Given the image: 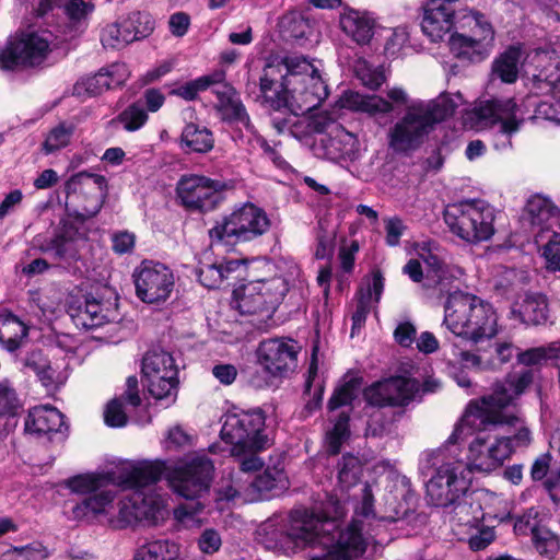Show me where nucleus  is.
Returning a JSON list of instances; mask_svg holds the SVG:
<instances>
[{
    "label": "nucleus",
    "instance_id": "f257e3e1",
    "mask_svg": "<svg viewBox=\"0 0 560 560\" xmlns=\"http://www.w3.org/2000/svg\"><path fill=\"white\" fill-rule=\"evenodd\" d=\"M533 382L532 370L510 373L493 385L491 394L468 404L448 441L457 443L475 434L469 445V462L466 463L470 472L474 469L493 471L511 456L509 442L501 440V435L495 431L499 425L518 422L517 413L506 409L514 406Z\"/></svg>",
    "mask_w": 560,
    "mask_h": 560
},
{
    "label": "nucleus",
    "instance_id": "f03ea898",
    "mask_svg": "<svg viewBox=\"0 0 560 560\" xmlns=\"http://www.w3.org/2000/svg\"><path fill=\"white\" fill-rule=\"evenodd\" d=\"M214 465L206 454H194L168 467L164 462H143L119 475L118 486L136 489L120 514L127 522L158 523L167 515L166 498L143 489L164 477L172 490L187 500H196L207 492L212 480Z\"/></svg>",
    "mask_w": 560,
    "mask_h": 560
},
{
    "label": "nucleus",
    "instance_id": "7ed1b4c3",
    "mask_svg": "<svg viewBox=\"0 0 560 560\" xmlns=\"http://www.w3.org/2000/svg\"><path fill=\"white\" fill-rule=\"evenodd\" d=\"M337 527L334 520L320 518L314 512L298 509L291 512L285 532H281L279 538H275V544H269L268 547L289 553L318 545L331 547L341 560L361 556L365 551V541L359 524L353 522L345 530L339 532L338 538L335 539L332 533Z\"/></svg>",
    "mask_w": 560,
    "mask_h": 560
},
{
    "label": "nucleus",
    "instance_id": "20e7f679",
    "mask_svg": "<svg viewBox=\"0 0 560 560\" xmlns=\"http://www.w3.org/2000/svg\"><path fill=\"white\" fill-rule=\"evenodd\" d=\"M443 325L455 336L475 345L495 337L499 331L494 307L479 296L462 291L447 296Z\"/></svg>",
    "mask_w": 560,
    "mask_h": 560
},
{
    "label": "nucleus",
    "instance_id": "39448f33",
    "mask_svg": "<svg viewBox=\"0 0 560 560\" xmlns=\"http://www.w3.org/2000/svg\"><path fill=\"white\" fill-rule=\"evenodd\" d=\"M457 32L450 37V50L457 59L481 62L489 57L494 46V28L481 12L462 8L457 10Z\"/></svg>",
    "mask_w": 560,
    "mask_h": 560
},
{
    "label": "nucleus",
    "instance_id": "423d86ee",
    "mask_svg": "<svg viewBox=\"0 0 560 560\" xmlns=\"http://www.w3.org/2000/svg\"><path fill=\"white\" fill-rule=\"evenodd\" d=\"M444 218L451 231L469 243L488 241L494 234L495 211L485 200L471 199L452 205Z\"/></svg>",
    "mask_w": 560,
    "mask_h": 560
},
{
    "label": "nucleus",
    "instance_id": "0eeeda50",
    "mask_svg": "<svg viewBox=\"0 0 560 560\" xmlns=\"http://www.w3.org/2000/svg\"><path fill=\"white\" fill-rule=\"evenodd\" d=\"M220 434L224 442L232 445L231 454L262 451L271 445L260 410L226 413Z\"/></svg>",
    "mask_w": 560,
    "mask_h": 560
},
{
    "label": "nucleus",
    "instance_id": "6e6552de",
    "mask_svg": "<svg viewBox=\"0 0 560 560\" xmlns=\"http://www.w3.org/2000/svg\"><path fill=\"white\" fill-rule=\"evenodd\" d=\"M518 107L513 98H492L481 102L467 116L470 126L476 129L498 126L494 148L503 150L512 145L511 137L516 133L523 122L517 117Z\"/></svg>",
    "mask_w": 560,
    "mask_h": 560
},
{
    "label": "nucleus",
    "instance_id": "1a4fd4ad",
    "mask_svg": "<svg viewBox=\"0 0 560 560\" xmlns=\"http://www.w3.org/2000/svg\"><path fill=\"white\" fill-rule=\"evenodd\" d=\"M291 65L292 83L285 108L298 116L318 107L328 96V89L319 70L306 58L295 56Z\"/></svg>",
    "mask_w": 560,
    "mask_h": 560
},
{
    "label": "nucleus",
    "instance_id": "9d476101",
    "mask_svg": "<svg viewBox=\"0 0 560 560\" xmlns=\"http://www.w3.org/2000/svg\"><path fill=\"white\" fill-rule=\"evenodd\" d=\"M269 228L270 220L265 210L247 202L210 229L209 236L226 244L249 242L265 234Z\"/></svg>",
    "mask_w": 560,
    "mask_h": 560
},
{
    "label": "nucleus",
    "instance_id": "9b49d317",
    "mask_svg": "<svg viewBox=\"0 0 560 560\" xmlns=\"http://www.w3.org/2000/svg\"><path fill=\"white\" fill-rule=\"evenodd\" d=\"M289 291L283 277L260 279L244 284L233 292L235 307L242 314H262L269 318Z\"/></svg>",
    "mask_w": 560,
    "mask_h": 560
},
{
    "label": "nucleus",
    "instance_id": "f8f14e48",
    "mask_svg": "<svg viewBox=\"0 0 560 560\" xmlns=\"http://www.w3.org/2000/svg\"><path fill=\"white\" fill-rule=\"evenodd\" d=\"M434 127L429 110L418 101L412 102L388 130V147L397 154H409L422 145Z\"/></svg>",
    "mask_w": 560,
    "mask_h": 560
},
{
    "label": "nucleus",
    "instance_id": "ddd939ff",
    "mask_svg": "<svg viewBox=\"0 0 560 560\" xmlns=\"http://www.w3.org/2000/svg\"><path fill=\"white\" fill-rule=\"evenodd\" d=\"M107 183L104 176L79 173L66 185V209L68 213L82 221L96 215L103 206Z\"/></svg>",
    "mask_w": 560,
    "mask_h": 560
},
{
    "label": "nucleus",
    "instance_id": "4468645a",
    "mask_svg": "<svg viewBox=\"0 0 560 560\" xmlns=\"http://www.w3.org/2000/svg\"><path fill=\"white\" fill-rule=\"evenodd\" d=\"M470 481V469L466 463H443L427 482V498L432 505L451 506L468 490Z\"/></svg>",
    "mask_w": 560,
    "mask_h": 560
},
{
    "label": "nucleus",
    "instance_id": "2eb2a0df",
    "mask_svg": "<svg viewBox=\"0 0 560 560\" xmlns=\"http://www.w3.org/2000/svg\"><path fill=\"white\" fill-rule=\"evenodd\" d=\"M48 32H26L10 40L0 51V67L7 70L42 65L50 54Z\"/></svg>",
    "mask_w": 560,
    "mask_h": 560
},
{
    "label": "nucleus",
    "instance_id": "dca6fc26",
    "mask_svg": "<svg viewBox=\"0 0 560 560\" xmlns=\"http://www.w3.org/2000/svg\"><path fill=\"white\" fill-rule=\"evenodd\" d=\"M294 62L295 56L268 59L259 78V97L262 104L275 110H281L288 106L292 83L291 63Z\"/></svg>",
    "mask_w": 560,
    "mask_h": 560
},
{
    "label": "nucleus",
    "instance_id": "f3484780",
    "mask_svg": "<svg viewBox=\"0 0 560 560\" xmlns=\"http://www.w3.org/2000/svg\"><path fill=\"white\" fill-rule=\"evenodd\" d=\"M136 295L143 303H164L173 292L175 278L173 271L165 265L144 260L132 275Z\"/></svg>",
    "mask_w": 560,
    "mask_h": 560
},
{
    "label": "nucleus",
    "instance_id": "a211bd4d",
    "mask_svg": "<svg viewBox=\"0 0 560 560\" xmlns=\"http://www.w3.org/2000/svg\"><path fill=\"white\" fill-rule=\"evenodd\" d=\"M224 184L203 175L186 174L176 184V196L188 210L208 212L222 200Z\"/></svg>",
    "mask_w": 560,
    "mask_h": 560
},
{
    "label": "nucleus",
    "instance_id": "6ab92c4d",
    "mask_svg": "<svg viewBox=\"0 0 560 560\" xmlns=\"http://www.w3.org/2000/svg\"><path fill=\"white\" fill-rule=\"evenodd\" d=\"M420 394V383L402 375L373 383L364 390L369 405L375 407H406Z\"/></svg>",
    "mask_w": 560,
    "mask_h": 560
},
{
    "label": "nucleus",
    "instance_id": "aec40b11",
    "mask_svg": "<svg viewBox=\"0 0 560 560\" xmlns=\"http://www.w3.org/2000/svg\"><path fill=\"white\" fill-rule=\"evenodd\" d=\"M300 349L292 339H266L258 345L257 362L269 376L285 377L296 368Z\"/></svg>",
    "mask_w": 560,
    "mask_h": 560
},
{
    "label": "nucleus",
    "instance_id": "412c9836",
    "mask_svg": "<svg viewBox=\"0 0 560 560\" xmlns=\"http://www.w3.org/2000/svg\"><path fill=\"white\" fill-rule=\"evenodd\" d=\"M523 219L528 222L536 244H542L545 237L560 228V210L542 195L532 196L526 203Z\"/></svg>",
    "mask_w": 560,
    "mask_h": 560
},
{
    "label": "nucleus",
    "instance_id": "4be33fe9",
    "mask_svg": "<svg viewBox=\"0 0 560 560\" xmlns=\"http://www.w3.org/2000/svg\"><path fill=\"white\" fill-rule=\"evenodd\" d=\"M389 101L380 95H364L359 92H345L340 98L341 106L351 110L362 112L370 115L389 114L393 112V103L406 105L408 94L401 88H392L387 91Z\"/></svg>",
    "mask_w": 560,
    "mask_h": 560
},
{
    "label": "nucleus",
    "instance_id": "5701e85b",
    "mask_svg": "<svg viewBox=\"0 0 560 560\" xmlns=\"http://www.w3.org/2000/svg\"><path fill=\"white\" fill-rule=\"evenodd\" d=\"M128 78L129 70L125 63H113L78 81L73 86V94L79 97L96 96L107 90L121 86Z\"/></svg>",
    "mask_w": 560,
    "mask_h": 560
},
{
    "label": "nucleus",
    "instance_id": "b1692460",
    "mask_svg": "<svg viewBox=\"0 0 560 560\" xmlns=\"http://www.w3.org/2000/svg\"><path fill=\"white\" fill-rule=\"evenodd\" d=\"M457 11L441 0H430L423 8L421 30L431 42L442 40L456 26Z\"/></svg>",
    "mask_w": 560,
    "mask_h": 560
},
{
    "label": "nucleus",
    "instance_id": "393cba45",
    "mask_svg": "<svg viewBox=\"0 0 560 560\" xmlns=\"http://www.w3.org/2000/svg\"><path fill=\"white\" fill-rule=\"evenodd\" d=\"M212 92L218 98L215 105L221 118L229 122L242 124L246 128L250 126V119L243 105L237 91L229 83L220 81L212 86Z\"/></svg>",
    "mask_w": 560,
    "mask_h": 560
},
{
    "label": "nucleus",
    "instance_id": "a878e982",
    "mask_svg": "<svg viewBox=\"0 0 560 560\" xmlns=\"http://www.w3.org/2000/svg\"><path fill=\"white\" fill-rule=\"evenodd\" d=\"M82 243H84V235L73 224H65L55 237L40 246V249L50 254L55 259L70 262L79 258Z\"/></svg>",
    "mask_w": 560,
    "mask_h": 560
},
{
    "label": "nucleus",
    "instance_id": "bb28decb",
    "mask_svg": "<svg viewBox=\"0 0 560 560\" xmlns=\"http://www.w3.org/2000/svg\"><path fill=\"white\" fill-rule=\"evenodd\" d=\"M67 312L78 328L92 329L109 320L107 311L92 296H86L84 301H70Z\"/></svg>",
    "mask_w": 560,
    "mask_h": 560
},
{
    "label": "nucleus",
    "instance_id": "cd10ccee",
    "mask_svg": "<svg viewBox=\"0 0 560 560\" xmlns=\"http://www.w3.org/2000/svg\"><path fill=\"white\" fill-rule=\"evenodd\" d=\"M339 24L342 32L358 45H366L374 35L375 20L366 11L345 8Z\"/></svg>",
    "mask_w": 560,
    "mask_h": 560
},
{
    "label": "nucleus",
    "instance_id": "c85d7f7f",
    "mask_svg": "<svg viewBox=\"0 0 560 560\" xmlns=\"http://www.w3.org/2000/svg\"><path fill=\"white\" fill-rule=\"evenodd\" d=\"M63 424V415L57 408L42 406L30 410L24 430L28 434L43 436L60 432Z\"/></svg>",
    "mask_w": 560,
    "mask_h": 560
},
{
    "label": "nucleus",
    "instance_id": "c756f323",
    "mask_svg": "<svg viewBox=\"0 0 560 560\" xmlns=\"http://www.w3.org/2000/svg\"><path fill=\"white\" fill-rule=\"evenodd\" d=\"M122 400H126L132 407L141 405V397L138 389V380L136 376H129L126 381V390L119 398L109 400L104 409V422L110 428H122L128 422V416L124 410Z\"/></svg>",
    "mask_w": 560,
    "mask_h": 560
},
{
    "label": "nucleus",
    "instance_id": "7c9ffc66",
    "mask_svg": "<svg viewBox=\"0 0 560 560\" xmlns=\"http://www.w3.org/2000/svg\"><path fill=\"white\" fill-rule=\"evenodd\" d=\"M114 498L115 492L107 488L94 491L92 495L72 508V515L75 520H92L100 514H105Z\"/></svg>",
    "mask_w": 560,
    "mask_h": 560
},
{
    "label": "nucleus",
    "instance_id": "2f4dec72",
    "mask_svg": "<svg viewBox=\"0 0 560 560\" xmlns=\"http://www.w3.org/2000/svg\"><path fill=\"white\" fill-rule=\"evenodd\" d=\"M535 61L540 70L534 74V84L545 83L546 91L550 92L553 86L560 82V58L555 50L537 49L535 52Z\"/></svg>",
    "mask_w": 560,
    "mask_h": 560
},
{
    "label": "nucleus",
    "instance_id": "473e14b6",
    "mask_svg": "<svg viewBox=\"0 0 560 560\" xmlns=\"http://www.w3.org/2000/svg\"><path fill=\"white\" fill-rule=\"evenodd\" d=\"M119 476L114 474H80L68 478L63 485L75 494H90L110 485L118 486Z\"/></svg>",
    "mask_w": 560,
    "mask_h": 560
},
{
    "label": "nucleus",
    "instance_id": "72a5a7b5",
    "mask_svg": "<svg viewBox=\"0 0 560 560\" xmlns=\"http://www.w3.org/2000/svg\"><path fill=\"white\" fill-rule=\"evenodd\" d=\"M516 306L512 313L526 325H540L548 318L547 300L542 294H525Z\"/></svg>",
    "mask_w": 560,
    "mask_h": 560
},
{
    "label": "nucleus",
    "instance_id": "f704fd0d",
    "mask_svg": "<svg viewBox=\"0 0 560 560\" xmlns=\"http://www.w3.org/2000/svg\"><path fill=\"white\" fill-rule=\"evenodd\" d=\"M213 145V135L207 127L194 122L184 127L180 135V147L187 152L207 153L212 150Z\"/></svg>",
    "mask_w": 560,
    "mask_h": 560
},
{
    "label": "nucleus",
    "instance_id": "c9c22d12",
    "mask_svg": "<svg viewBox=\"0 0 560 560\" xmlns=\"http://www.w3.org/2000/svg\"><path fill=\"white\" fill-rule=\"evenodd\" d=\"M522 56L520 47H509L493 60L492 75L499 78L504 83H514L518 78Z\"/></svg>",
    "mask_w": 560,
    "mask_h": 560
},
{
    "label": "nucleus",
    "instance_id": "e433bc0d",
    "mask_svg": "<svg viewBox=\"0 0 560 560\" xmlns=\"http://www.w3.org/2000/svg\"><path fill=\"white\" fill-rule=\"evenodd\" d=\"M120 23L125 38L130 43L148 37L155 26L152 15L147 12H131Z\"/></svg>",
    "mask_w": 560,
    "mask_h": 560
},
{
    "label": "nucleus",
    "instance_id": "4c0bfd02",
    "mask_svg": "<svg viewBox=\"0 0 560 560\" xmlns=\"http://www.w3.org/2000/svg\"><path fill=\"white\" fill-rule=\"evenodd\" d=\"M143 377L147 381L149 393L155 399H175L178 384L177 370H168L161 375H143Z\"/></svg>",
    "mask_w": 560,
    "mask_h": 560
},
{
    "label": "nucleus",
    "instance_id": "58836bf2",
    "mask_svg": "<svg viewBox=\"0 0 560 560\" xmlns=\"http://www.w3.org/2000/svg\"><path fill=\"white\" fill-rule=\"evenodd\" d=\"M27 335L26 326L12 314L0 315V343L10 351L15 350L20 340Z\"/></svg>",
    "mask_w": 560,
    "mask_h": 560
},
{
    "label": "nucleus",
    "instance_id": "ea45409f",
    "mask_svg": "<svg viewBox=\"0 0 560 560\" xmlns=\"http://www.w3.org/2000/svg\"><path fill=\"white\" fill-rule=\"evenodd\" d=\"M179 556V547L170 540H155L138 548L133 560H175Z\"/></svg>",
    "mask_w": 560,
    "mask_h": 560
},
{
    "label": "nucleus",
    "instance_id": "a19ab883",
    "mask_svg": "<svg viewBox=\"0 0 560 560\" xmlns=\"http://www.w3.org/2000/svg\"><path fill=\"white\" fill-rule=\"evenodd\" d=\"M421 106L425 107L429 110V118L432 119L434 126L447 117L452 116L456 108L462 104V95L460 94H443L439 96L434 101L423 102L418 101Z\"/></svg>",
    "mask_w": 560,
    "mask_h": 560
},
{
    "label": "nucleus",
    "instance_id": "79ce46f5",
    "mask_svg": "<svg viewBox=\"0 0 560 560\" xmlns=\"http://www.w3.org/2000/svg\"><path fill=\"white\" fill-rule=\"evenodd\" d=\"M224 79L225 72L223 70H217L210 74L202 75L178 86L173 90V93L186 101H192L197 97L199 92L212 88L215 83H220V81H223Z\"/></svg>",
    "mask_w": 560,
    "mask_h": 560
},
{
    "label": "nucleus",
    "instance_id": "37998d69",
    "mask_svg": "<svg viewBox=\"0 0 560 560\" xmlns=\"http://www.w3.org/2000/svg\"><path fill=\"white\" fill-rule=\"evenodd\" d=\"M516 358L520 364L526 366L541 365L548 361L556 362L560 359V342H551L548 346L521 351Z\"/></svg>",
    "mask_w": 560,
    "mask_h": 560
},
{
    "label": "nucleus",
    "instance_id": "c03bdc74",
    "mask_svg": "<svg viewBox=\"0 0 560 560\" xmlns=\"http://www.w3.org/2000/svg\"><path fill=\"white\" fill-rule=\"evenodd\" d=\"M231 270V262L224 266L223 264L218 262L201 261L196 270V275L203 287L208 289H215L220 287L226 277V273Z\"/></svg>",
    "mask_w": 560,
    "mask_h": 560
},
{
    "label": "nucleus",
    "instance_id": "a18cd8bd",
    "mask_svg": "<svg viewBox=\"0 0 560 560\" xmlns=\"http://www.w3.org/2000/svg\"><path fill=\"white\" fill-rule=\"evenodd\" d=\"M168 370H177L173 357L163 350H152L142 360L143 375H161Z\"/></svg>",
    "mask_w": 560,
    "mask_h": 560
},
{
    "label": "nucleus",
    "instance_id": "49530a36",
    "mask_svg": "<svg viewBox=\"0 0 560 560\" xmlns=\"http://www.w3.org/2000/svg\"><path fill=\"white\" fill-rule=\"evenodd\" d=\"M23 366L34 372L45 386L52 383L55 372L50 366L49 360L40 350L28 352L23 359Z\"/></svg>",
    "mask_w": 560,
    "mask_h": 560
},
{
    "label": "nucleus",
    "instance_id": "de8ad7c7",
    "mask_svg": "<svg viewBox=\"0 0 560 560\" xmlns=\"http://www.w3.org/2000/svg\"><path fill=\"white\" fill-rule=\"evenodd\" d=\"M362 463L359 457L346 454L338 463V481L343 488H350L360 479Z\"/></svg>",
    "mask_w": 560,
    "mask_h": 560
},
{
    "label": "nucleus",
    "instance_id": "09e8293b",
    "mask_svg": "<svg viewBox=\"0 0 560 560\" xmlns=\"http://www.w3.org/2000/svg\"><path fill=\"white\" fill-rule=\"evenodd\" d=\"M285 485L287 478L283 469L278 467L267 468L252 482L253 488L259 493H267L276 489H283L285 488Z\"/></svg>",
    "mask_w": 560,
    "mask_h": 560
},
{
    "label": "nucleus",
    "instance_id": "8fccbe9b",
    "mask_svg": "<svg viewBox=\"0 0 560 560\" xmlns=\"http://www.w3.org/2000/svg\"><path fill=\"white\" fill-rule=\"evenodd\" d=\"M349 416L341 412L336 420L334 428L326 434V447L330 455L340 452L342 443L349 438Z\"/></svg>",
    "mask_w": 560,
    "mask_h": 560
},
{
    "label": "nucleus",
    "instance_id": "3c124183",
    "mask_svg": "<svg viewBox=\"0 0 560 560\" xmlns=\"http://www.w3.org/2000/svg\"><path fill=\"white\" fill-rule=\"evenodd\" d=\"M361 381L360 378L352 377L349 381L345 382L334 392L332 396L328 401L329 409L334 410L342 406L350 405L352 400L357 397V394L360 389Z\"/></svg>",
    "mask_w": 560,
    "mask_h": 560
},
{
    "label": "nucleus",
    "instance_id": "603ef678",
    "mask_svg": "<svg viewBox=\"0 0 560 560\" xmlns=\"http://www.w3.org/2000/svg\"><path fill=\"white\" fill-rule=\"evenodd\" d=\"M355 72L361 83L373 91L377 90L386 81L384 70L381 67H373L366 62L359 63Z\"/></svg>",
    "mask_w": 560,
    "mask_h": 560
},
{
    "label": "nucleus",
    "instance_id": "864d4df0",
    "mask_svg": "<svg viewBox=\"0 0 560 560\" xmlns=\"http://www.w3.org/2000/svg\"><path fill=\"white\" fill-rule=\"evenodd\" d=\"M73 133V126L60 124L55 127L47 136L44 142V150L46 153L60 150L67 147Z\"/></svg>",
    "mask_w": 560,
    "mask_h": 560
},
{
    "label": "nucleus",
    "instance_id": "5fc2aeb1",
    "mask_svg": "<svg viewBox=\"0 0 560 560\" xmlns=\"http://www.w3.org/2000/svg\"><path fill=\"white\" fill-rule=\"evenodd\" d=\"M542 526H540L539 518V510L538 508H529L523 514L518 515L514 523V532L517 535H528L533 536L538 532Z\"/></svg>",
    "mask_w": 560,
    "mask_h": 560
},
{
    "label": "nucleus",
    "instance_id": "6e6d98bb",
    "mask_svg": "<svg viewBox=\"0 0 560 560\" xmlns=\"http://www.w3.org/2000/svg\"><path fill=\"white\" fill-rule=\"evenodd\" d=\"M542 256L546 259V267L550 271H560V233L552 231L545 237Z\"/></svg>",
    "mask_w": 560,
    "mask_h": 560
},
{
    "label": "nucleus",
    "instance_id": "4d7b16f0",
    "mask_svg": "<svg viewBox=\"0 0 560 560\" xmlns=\"http://www.w3.org/2000/svg\"><path fill=\"white\" fill-rule=\"evenodd\" d=\"M533 542L536 550L547 557L555 556L560 547L557 536L546 527L536 532L533 536Z\"/></svg>",
    "mask_w": 560,
    "mask_h": 560
},
{
    "label": "nucleus",
    "instance_id": "13d9d810",
    "mask_svg": "<svg viewBox=\"0 0 560 560\" xmlns=\"http://www.w3.org/2000/svg\"><path fill=\"white\" fill-rule=\"evenodd\" d=\"M148 119V115L143 107L139 104H132L125 109L119 116L118 120L122 124L124 128L128 131H135L142 127Z\"/></svg>",
    "mask_w": 560,
    "mask_h": 560
},
{
    "label": "nucleus",
    "instance_id": "bf43d9fd",
    "mask_svg": "<svg viewBox=\"0 0 560 560\" xmlns=\"http://www.w3.org/2000/svg\"><path fill=\"white\" fill-rule=\"evenodd\" d=\"M20 407V399L9 381L0 382V416L14 415Z\"/></svg>",
    "mask_w": 560,
    "mask_h": 560
},
{
    "label": "nucleus",
    "instance_id": "052dcab7",
    "mask_svg": "<svg viewBox=\"0 0 560 560\" xmlns=\"http://www.w3.org/2000/svg\"><path fill=\"white\" fill-rule=\"evenodd\" d=\"M532 120H547L560 124V100L559 101H541L535 105Z\"/></svg>",
    "mask_w": 560,
    "mask_h": 560
},
{
    "label": "nucleus",
    "instance_id": "680f3d73",
    "mask_svg": "<svg viewBox=\"0 0 560 560\" xmlns=\"http://www.w3.org/2000/svg\"><path fill=\"white\" fill-rule=\"evenodd\" d=\"M453 505L454 515L459 524L472 525L480 520L479 505L474 509L472 503L459 499Z\"/></svg>",
    "mask_w": 560,
    "mask_h": 560
},
{
    "label": "nucleus",
    "instance_id": "e2e57ef3",
    "mask_svg": "<svg viewBox=\"0 0 560 560\" xmlns=\"http://www.w3.org/2000/svg\"><path fill=\"white\" fill-rule=\"evenodd\" d=\"M516 429L513 435H501V440H506L511 448V454L518 447H526L532 442L530 431L518 417V422L510 424Z\"/></svg>",
    "mask_w": 560,
    "mask_h": 560
},
{
    "label": "nucleus",
    "instance_id": "0e129e2a",
    "mask_svg": "<svg viewBox=\"0 0 560 560\" xmlns=\"http://www.w3.org/2000/svg\"><path fill=\"white\" fill-rule=\"evenodd\" d=\"M120 25V21H117L104 28L102 34V43L104 46L118 48L130 44V40L125 38L124 28Z\"/></svg>",
    "mask_w": 560,
    "mask_h": 560
},
{
    "label": "nucleus",
    "instance_id": "69168bd1",
    "mask_svg": "<svg viewBox=\"0 0 560 560\" xmlns=\"http://www.w3.org/2000/svg\"><path fill=\"white\" fill-rule=\"evenodd\" d=\"M330 142L334 147L337 144L342 145L338 148L340 156H351L359 149L357 137L343 129L338 130L337 135L330 139Z\"/></svg>",
    "mask_w": 560,
    "mask_h": 560
},
{
    "label": "nucleus",
    "instance_id": "338daca9",
    "mask_svg": "<svg viewBox=\"0 0 560 560\" xmlns=\"http://www.w3.org/2000/svg\"><path fill=\"white\" fill-rule=\"evenodd\" d=\"M409 32L406 26H398L393 30L385 44V51L389 56L397 55L408 43Z\"/></svg>",
    "mask_w": 560,
    "mask_h": 560
},
{
    "label": "nucleus",
    "instance_id": "774afa93",
    "mask_svg": "<svg viewBox=\"0 0 560 560\" xmlns=\"http://www.w3.org/2000/svg\"><path fill=\"white\" fill-rule=\"evenodd\" d=\"M222 545L220 534L212 529H205L198 538V547L202 553L212 555L217 552Z\"/></svg>",
    "mask_w": 560,
    "mask_h": 560
}]
</instances>
